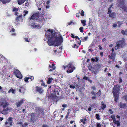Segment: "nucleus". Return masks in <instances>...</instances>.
Returning <instances> with one entry per match:
<instances>
[{
    "mask_svg": "<svg viewBox=\"0 0 127 127\" xmlns=\"http://www.w3.org/2000/svg\"><path fill=\"white\" fill-rule=\"evenodd\" d=\"M45 35L48 39L47 43L50 46H58L61 45L63 41L62 36L58 37L55 36V34L53 33L52 30L48 29L46 32Z\"/></svg>",
    "mask_w": 127,
    "mask_h": 127,
    "instance_id": "f257e3e1",
    "label": "nucleus"
},
{
    "mask_svg": "<svg viewBox=\"0 0 127 127\" xmlns=\"http://www.w3.org/2000/svg\"><path fill=\"white\" fill-rule=\"evenodd\" d=\"M63 67L64 69H65L66 68H68L66 72L68 73H69L72 72L73 70L75 68V67L74 66H73V64L71 62L69 63L66 66H64Z\"/></svg>",
    "mask_w": 127,
    "mask_h": 127,
    "instance_id": "f03ea898",
    "label": "nucleus"
},
{
    "mask_svg": "<svg viewBox=\"0 0 127 127\" xmlns=\"http://www.w3.org/2000/svg\"><path fill=\"white\" fill-rule=\"evenodd\" d=\"M126 45V43L124 41L121 40L117 42L116 43V45L115 47V50L118 49L120 47L123 48L125 47Z\"/></svg>",
    "mask_w": 127,
    "mask_h": 127,
    "instance_id": "7ed1b4c3",
    "label": "nucleus"
},
{
    "mask_svg": "<svg viewBox=\"0 0 127 127\" xmlns=\"http://www.w3.org/2000/svg\"><path fill=\"white\" fill-rule=\"evenodd\" d=\"M125 0H118L117 1L118 6L124 9V11L127 12V7L125 6Z\"/></svg>",
    "mask_w": 127,
    "mask_h": 127,
    "instance_id": "20e7f679",
    "label": "nucleus"
},
{
    "mask_svg": "<svg viewBox=\"0 0 127 127\" xmlns=\"http://www.w3.org/2000/svg\"><path fill=\"white\" fill-rule=\"evenodd\" d=\"M60 91L58 89H56L52 90V93L51 94L52 96L53 97H58L60 96L59 93Z\"/></svg>",
    "mask_w": 127,
    "mask_h": 127,
    "instance_id": "39448f33",
    "label": "nucleus"
},
{
    "mask_svg": "<svg viewBox=\"0 0 127 127\" xmlns=\"http://www.w3.org/2000/svg\"><path fill=\"white\" fill-rule=\"evenodd\" d=\"M120 90V86L118 84L114 85L112 93L113 94H119Z\"/></svg>",
    "mask_w": 127,
    "mask_h": 127,
    "instance_id": "423d86ee",
    "label": "nucleus"
},
{
    "mask_svg": "<svg viewBox=\"0 0 127 127\" xmlns=\"http://www.w3.org/2000/svg\"><path fill=\"white\" fill-rule=\"evenodd\" d=\"M12 118L11 117H9L7 120V121L5 122V126L6 127H10L12 125Z\"/></svg>",
    "mask_w": 127,
    "mask_h": 127,
    "instance_id": "0eeeda50",
    "label": "nucleus"
},
{
    "mask_svg": "<svg viewBox=\"0 0 127 127\" xmlns=\"http://www.w3.org/2000/svg\"><path fill=\"white\" fill-rule=\"evenodd\" d=\"M36 112L38 116L42 117L44 115L43 109L42 108H38L36 109Z\"/></svg>",
    "mask_w": 127,
    "mask_h": 127,
    "instance_id": "6e6552de",
    "label": "nucleus"
},
{
    "mask_svg": "<svg viewBox=\"0 0 127 127\" xmlns=\"http://www.w3.org/2000/svg\"><path fill=\"white\" fill-rule=\"evenodd\" d=\"M12 111V109L11 107H7L6 108H4L3 109V114L6 115L8 114V112H10Z\"/></svg>",
    "mask_w": 127,
    "mask_h": 127,
    "instance_id": "1a4fd4ad",
    "label": "nucleus"
},
{
    "mask_svg": "<svg viewBox=\"0 0 127 127\" xmlns=\"http://www.w3.org/2000/svg\"><path fill=\"white\" fill-rule=\"evenodd\" d=\"M14 72V74L17 78L21 79L22 78V75L19 70L17 69L15 70Z\"/></svg>",
    "mask_w": 127,
    "mask_h": 127,
    "instance_id": "9d476101",
    "label": "nucleus"
},
{
    "mask_svg": "<svg viewBox=\"0 0 127 127\" xmlns=\"http://www.w3.org/2000/svg\"><path fill=\"white\" fill-rule=\"evenodd\" d=\"M14 72V74L17 78L21 79L22 78V75L19 70L17 69L15 70Z\"/></svg>",
    "mask_w": 127,
    "mask_h": 127,
    "instance_id": "9b49d317",
    "label": "nucleus"
},
{
    "mask_svg": "<svg viewBox=\"0 0 127 127\" xmlns=\"http://www.w3.org/2000/svg\"><path fill=\"white\" fill-rule=\"evenodd\" d=\"M39 15L38 13H36L32 15L31 17V19L32 20H37L39 18Z\"/></svg>",
    "mask_w": 127,
    "mask_h": 127,
    "instance_id": "f8f14e48",
    "label": "nucleus"
},
{
    "mask_svg": "<svg viewBox=\"0 0 127 127\" xmlns=\"http://www.w3.org/2000/svg\"><path fill=\"white\" fill-rule=\"evenodd\" d=\"M8 105V104L7 102H6L5 101H0V105L3 108H5Z\"/></svg>",
    "mask_w": 127,
    "mask_h": 127,
    "instance_id": "ddd939ff",
    "label": "nucleus"
},
{
    "mask_svg": "<svg viewBox=\"0 0 127 127\" xmlns=\"http://www.w3.org/2000/svg\"><path fill=\"white\" fill-rule=\"evenodd\" d=\"M36 91L38 92L40 94H42L44 90L42 89V87H38L36 86L35 87Z\"/></svg>",
    "mask_w": 127,
    "mask_h": 127,
    "instance_id": "4468645a",
    "label": "nucleus"
},
{
    "mask_svg": "<svg viewBox=\"0 0 127 127\" xmlns=\"http://www.w3.org/2000/svg\"><path fill=\"white\" fill-rule=\"evenodd\" d=\"M112 11H111V12H109V13H108V12L107 13L109 14V16L111 18L113 19L116 16V13L114 12L111 13Z\"/></svg>",
    "mask_w": 127,
    "mask_h": 127,
    "instance_id": "2eb2a0df",
    "label": "nucleus"
},
{
    "mask_svg": "<svg viewBox=\"0 0 127 127\" xmlns=\"http://www.w3.org/2000/svg\"><path fill=\"white\" fill-rule=\"evenodd\" d=\"M17 124L18 125H21L22 126L21 127H26L28 126V124L27 123H23L21 121L18 122H17Z\"/></svg>",
    "mask_w": 127,
    "mask_h": 127,
    "instance_id": "dca6fc26",
    "label": "nucleus"
},
{
    "mask_svg": "<svg viewBox=\"0 0 127 127\" xmlns=\"http://www.w3.org/2000/svg\"><path fill=\"white\" fill-rule=\"evenodd\" d=\"M115 54L113 52H112L111 53V55H110L108 57L109 58L112 59L113 61H114L115 60Z\"/></svg>",
    "mask_w": 127,
    "mask_h": 127,
    "instance_id": "f3484780",
    "label": "nucleus"
},
{
    "mask_svg": "<svg viewBox=\"0 0 127 127\" xmlns=\"http://www.w3.org/2000/svg\"><path fill=\"white\" fill-rule=\"evenodd\" d=\"M119 107L120 108H126L127 106L126 103H123L122 102H121L119 104Z\"/></svg>",
    "mask_w": 127,
    "mask_h": 127,
    "instance_id": "a211bd4d",
    "label": "nucleus"
},
{
    "mask_svg": "<svg viewBox=\"0 0 127 127\" xmlns=\"http://www.w3.org/2000/svg\"><path fill=\"white\" fill-rule=\"evenodd\" d=\"M24 102V100L23 99L19 100L16 103V105L17 107H20Z\"/></svg>",
    "mask_w": 127,
    "mask_h": 127,
    "instance_id": "6ab92c4d",
    "label": "nucleus"
},
{
    "mask_svg": "<svg viewBox=\"0 0 127 127\" xmlns=\"http://www.w3.org/2000/svg\"><path fill=\"white\" fill-rule=\"evenodd\" d=\"M113 96L114 97V100L116 102H117L118 100V98L119 96V94H113Z\"/></svg>",
    "mask_w": 127,
    "mask_h": 127,
    "instance_id": "aec40b11",
    "label": "nucleus"
},
{
    "mask_svg": "<svg viewBox=\"0 0 127 127\" xmlns=\"http://www.w3.org/2000/svg\"><path fill=\"white\" fill-rule=\"evenodd\" d=\"M101 103V108L102 110H104V109L106 107V104L104 103L103 101H102Z\"/></svg>",
    "mask_w": 127,
    "mask_h": 127,
    "instance_id": "412c9836",
    "label": "nucleus"
},
{
    "mask_svg": "<svg viewBox=\"0 0 127 127\" xmlns=\"http://www.w3.org/2000/svg\"><path fill=\"white\" fill-rule=\"evenodd\" d=\"M31 119L32 121H34L35 120V115L34 113H32Z\"/></svg>",
    "mask_w": 127,
    "mask_h": 127,
    "instance_id": "4be33fe9",
    "label": "nucleus"
},
{
    "mask_svg": "<svg viewBox=\"0 0 127 127\" xmlns=\"http://www.w3.org/2000/svg\"><path fill=\"white\" fill-rule=\"evenodd\" d=\"M31 25L32 27L34 28H36L38 26H39V25H37L36 23L34 22L31 23Z\"/></svg>",
    "mask_w": 127,
    "mask_h": 127,
    "instance_id": "5701e85b",
    "label": "nucleus"
},
{
    "mask_svg": "<svg viewBox=\"0 0 127 127\" xmlns=\"http://www.w3.org/2000/svg\"><path fill=\"white\" fill-rule=\"evenodd\" d=\"M120 120H119L116 121V120L113 121V123L117 125V127L119 126L120 125Z\"/></svg>",
    "mask_w": 127,
    "mask_h": 127,
    "instance_id": "b1692460",
    "label": "nucleus"
},
{
    "mask_svg": "<svg viewBox=\"0 0 127 127\" xmlns=\"http://www.w3.org/2000/svg\"><path fill=\"white\" fill-rule=\"evenodd\" d=\"M26 0H18L17 1L18 4L21 5Z\"/></svg>",
    "mask_w": 127,
    "mask_h": 127,
    "instance_id": "393cba45",
    "label": "nucleus"
},
{
    "mask_svg": "<svg viewBox=\"0 0 127 127\" xmlns=\"http://www.w3.org/2000/svg\"><path fill=\"white\" fill-rule=\"evenodd\" d=\"M11 0H0L3 4H6L7 3H8Z\"/></svg>",
    "mask_w": 127,
    "mask_h": 127,
    "instance_id": "a878e982",
    "label": "nucleus"
},
{
    "mask_svg": "<svg viewBox=\"0 0 127 127\" xmlns=\"http://www.w3.org/2000/svg\"><path fill=\"white\" fill-rule=\"evenodd\" d=\"M53 79L52 78L49 77L48 78L47 83L48 84H49L52 82Z\"/></svg>",
    "mask_w": 127,
    "mask_h": 127,
    "instance_id": "bb28decb",
    "label": "nucleus"
},
{
    "mask_svg": "<svg viewBox=\"0 0 127 127\" xmlns=\"http://www.w3.org/2000/svg\"><path fill=\"white\" fill-rule=\"evenodd\" d=\"M87 119L86 118L84 119H81L80 120L81 122L83 123V125H85L86 124V121Z\"/></svg>",
    "mask_w": 127,
    "mask_h": 127,
    "instance_id": "cd10ccee",
    "label": "nucleus"
},
{
    "mask_svg": "<svg viewBox=\"0 0 127 127\" xmlns=\"http://www.w3.org/2000/svg\"><path fill=\"white\" fill-rule=\"evenodd\" d=\"M15 90L12 88L10 89L8 91V93H10L11 92L13 94H15Z\"/></svg>",
    "mask_w": 127,
    "mask_h": 127,
    "instance_id": "c85d7f7f",
    "label": "nucleus"
},
{
    "mask_svg": "<svg viewBox=\"0 0 127 127\" xmlns=\"http://www.w3.org/2000/svg\"><path fill=\"white\" fill-rule=\"evenodd\" d=\"M22 17V15H20L18 16L15 19V21L18 22L19 21V19H21Z\"/></svg>",
    "mask_w": 127,
    "mask_h": 127,
    "instance_id": "c756f323",
    "label": "nucleus"
},
{
    "mask_svg": "<svg viewBox=\"0 0 127 127\" xmlns=\"http://www.w3.org/2000/svg\"><path fill=\"white\" fill-rule=\"evenodd\" d=\"M25 89L24 87H21L19 89V91L20 92L24 93V92Z\"/></svg>",
    "mask_w": 127,
    "mask_h": 127,
    "instance_id": "7c9ffc66",
    "label": "nucleus"
},
{
    "mask_svg": "<svg viewBox=\"0 0 127 127\" xmlns=\"http://www.w3.org/2000/svg\"><path fill=\"white\" fill-rule=\"evenodd\" d=\"M81 22L83 26H85L86 25V21L85 20H81Z\"/></svg>",
    "mask_w": 127,
    "mask_h": 127,
    "instance_id": "2f4dec72",
    "label": "nucleus"
},
{
    "mask_svg": "<svg viewBox=\"0 0 127 127\" xmlns=\"http://www.w3.org/2000/svg\"><path fill=\"white\" fill-rule=\"evenodd\" d=\"M117 23L118 24V25L119 27L121 26V25L123 24V23L122 22H120L119 21H118L117 22Z\"/></svg>",
    "mask_w": 127,
    "mask_h": 127,
    "instance_id": "473e14b6",
    "label": "nucleus"
},
{
    "mask_svg": "<svg viewBox=\"0 0 127 127\" xmlns=\"http://www.w3.org/2000/svg\"><path fill=\"white\" fill-rule=\"evenodd\" d=\"M115 115L114 114L113 115L111 116V117L113 121L116 120L115 119Z\"/></svg>",
    "mask_w": 127,
    "mask_h": 127,
    "instance_id": "72a5a7b5",
    "label": "nucleus"
},
{
    "mask_svg": "<svg viewBox=\"0 0 127 127\" xmlns=\"http://www.w3.org/2000/svg\"><path fill=\"white\" fill-rule=\"evenodd\" d=\"M92 19H90L89 20V23L88 24V26H90L92 25Z\"/></svg>",
    "mask_w": 127,
    "mask_h": 127,
    "instance_id": "f704fd0d",
    "label": "nucleus"
},
{
    "mask_svg": "<svg viewBox=\"0 0 127 127\" xmlns=\"http://www.w3.org/2000/svg\"><path fill=\"white\" fill-rule=\"evenodd\" d=\"M79 13L81 14V15L82 16H84V12L82 10H81V12L79 11Z\"/></svg>",
    "mask_w": 127,
    "mask_h": 127,
    "instance_id": "c9c22d12",
    "label": "nucleus"
},
{
    "mask_svg": "<svg viewBox=\"0 0 127 127\" xmlns=\"http://www.w3.org/2000/svg\"><path fill=\"white\" fill-rule=\"evenodd\" d=\"M95 116L96 117V119L97 120H100V115L99 114H96L95 115Z\"/></svg>",
    "mask_w": 127,
    "mask_h": 127,
    "instance_id": "e433bc0d",
    "label": "nucleus"
},
{
    "mask_svg": "<svg viewBox=\"0 0 127 127\" xmlns=\"http://www.w3.org/2000/svg\"><path fill=\"white\" fill-rule=\"evenodd\" d=\"M113 6V5L112 4L109 6V8L108 9V13H109V12H111V11H112V10L111 9V8Z\"/></svg>",
    "mask_w": 127,
    "mask_h": 127,
    "instance_id": "4c0bfd02",
    "label": "nucleus"
},
{
    "mask_svg": "<svg viewBox=\"0 0 127 127\" xmlns=\"http://www.w3.org/2000/svg\"><path fill=\"white\" fill-rule=\"evenodd\" d=\"M84 37H80V38H78L79 40H80L82 42H84Z\"/></svg>",
    "mask_w": 127,
    "mask_h": 127,
    "instance_id": "58836bf2",
    "label": "nucleus"
},
{
    "mask_svg": "<svg viewBox=\"0 0 127 127\" xmlns=\"http://www.w3.org/2000/svg\"><path fill=\"white\" fill-rule=\"evenodd\" d=\"M19 10V8H16L14 7L13 9V11L14 12H16V11H18Z\"/></svg>",
    "mask_w": 127,
    "mask_h": 127,
    "instance_id": "ea45409f",
    "label": "nucleus"
},
{
    "mask_svg": "<svg viewBox=\"0 0 127 127\" xmlns=\"http://www.w3.org/2000/svg\"><path fill=\"white\" fill-rule=\"evenodd\" d=\"M123 99L127 101V95H124L123 97Z\"/></svg>",
    "mask_w": 127,
    "mask_h": 127,
    "instance_id": "a19ab883",
    "label": "nucleus"
},
{
    "mask_svg": "<svg viewBox=\"0 0 127 127\" xmlns=\"http://www.w3.org/2000/svg\"><path fill=\"white\" fill-rule=\"evenodd\" d=\"M72 47L73 48H78V46L76 45L75 44H73V45H72Z\"/></svg>",
    "mask_w": 127,
    "mask_h": 127,
    "instance_id": "79ce46f5",
    "label": "nucleus"
},
{
    "mask_svg": "<svg viewBox=\"0 0 127 127\" xmlns=\"http://www.w3.org/2000/svg\"><path fill=\"white\" fill-rule=\"evenodd\" d=\"M83 27H80L79 28V30L80 32L82 33H83Z\"/></svg>",
    "mask_w": 127,
    "mask_h": 127,
    "instance_id": "37998d69",
    "label": "nucleus"
},
{
    "mask_svg": "<svg viewBox=\"0 0 127 127\" xmlns=\"http://www.w3.org/2000/svg\"><path fill=\"white\" fill-rule=\"evenodd\" d=\"M101 91L99 90L98 91V92L96 94H97V96H99L101 95Z\"/></svg>",
    "mask_w": 127,
    "mask_h": 127,
    "instance_id": "c03bdc74",
    "label": "nucleus"
},
{
    "mask_svg": "<svg viewBox=\"0 0 127 127\" xmlns=\"http://www.w3.org/2000/svg\"><path fill=\"white\" fill-rule=\"evenodd\" d=\"M51 68L53 69V70H55L56 68V67L55 66V64H52Z\"/></svg>",
    "mask_w": 127,
    "mask_h": 127,
    "instance_id": "a18cd8bd",
    "label": "nucleus"
},
{
    "mask_svg": "<svg viewBox=\"0 0 127 127\" xmlns=\"http://www.w3.org/2000/svg\"><path fill=\"white\" fill-rule=\"evenodd\" d=\"M91 94H92L93 95L96 96V94H95V93L93 91L91 92Z\"/></svg>",
    "mask_w": 127,
    "mask_h": 127,
    "instance_id": "49530a36",
    "label": "nucleus"
},
{
    "mask_svg": "<svg viewBox=\"0 0 127 127\" xmlns=\"http://www.w3.org/2000/svg\"><path fill=\"white\" fill-rule=\"evenodd\" d=\"M69 87L70 88L74 89L75 88V86L74 85H70Z\"/></svg>",
    "mask_w": 127,
    "mask_h": 127,
    "instance_id": "de8ad7c7",
    "label": "nucleus"
},
{
    "mask_svg": "<svg viewBox=\"0 0 127 127\" xmlns=\"http://www.w3.org/2000/svg\"><path fill=\"white\" fill-rule=\"evenodd\" d=\"M109 111L111 114H113V111L111 109H109Z\"/></svg>",
    "mask_w": 127,
    "mask_h": 127,
    "instance_id": "09e8293b",
    "label": "nucleus"
},
{
    "mask_svg": "<svg viewBox=\"0 0 127 127\" xmlns=\"http://www.w3.org/2000/svg\"><path fill=\"white\" fill-rule=\"evenodd\" d=\"M96 126V127H101L100 124L99 123H97Z\"/></svg>",
    "mask_w": 127,
    "mask_h": 127,
    "instance_id": "8fccbe9b",
    "label": "nucleus"
},
{
    "mask_svg": "<svg viewBox=\"0 0 127 127\" xmlns=\"http://www.w3.org/2000/svg\"><path fill=\"white\" fill-rule=\"evenodd\" d=\"M119 83H120L122 82V79L121 77H119Z\"/></svg>",
    "mask_w": 127,
    "mask_h": 127,
    "instance_id": "3c124183",
    "label": "nucleus"
},
{
    "mask_svg": "<svg viewBox=\"0 0 127 127\" xmlns=\"http://www.w3.org/2000/svg\"><path fill=\"white\" fill-rule=\"evenodd\" d=\"M41 85L42 86H44L45 87H46L47 86V85H45V84L43 82H42V83L41 84Z\"/></svg>",
    "mask_w": 127,
    "mask_h": 127,
    "instance_id": "603ef678",
    "label": "nucleus"
},
{
    "mask_svg": "<svg viewBox=\"0 0 127 127\" xmlns=\"http://www.w3.org/2000/svg\"><path fill=\"white\" fill-rule=\"evenodd\" d=\"M121 33L125 35L126 34V32L124 30H122L121 31Z\"/></svg>",
    "mask_w": 127,
    "mask_h": 127,
    "instance_id": "864d4df0",
    "label": "nucleus"
},
{
    "mask_svg": "<svg viewBox=\"0 0 127 127\" xmlns=\"http://www.w3.org/2000/svg\"><path fill=\"white\" fill-rule=\"evenodd\" d=\"M24 12L25 13L24 15V16H25L26 14H27L28 13V11L27 10H25L24 11Z\"/></svg>",
    "mask_w": 127,
    "mask_h": 127,
    "instance_id": "5fc2aeb1",
    "label": "nucleus"
},
{
    "mask_svg": "<svg viewBox=\"0 0 127 127\" xmlns=\"http://www.w3.org/2000/svg\"><path fill=\"white\" fill-rule=\"evenodd\" d=\"M94 45V43H92L91 45H90L89 47V48L90 47H93V46Z\"/></svg>",
    "mask_w": 127,
    "mask_h": 127,
    "instance_id": "6e6d98bb",
    "label": "nucleus"
},
{
    "mask_svg": "<svg viewBox=\"0 0 127 127\" xmlns=\"http://www.w3.org/2000/svg\"><path fill=\"white\" fill-rule=\"evenodd\" d=\"M15 31V29L14 28H13L11 29L10 32H14Z\"/></svg>",
    "mask_w": 127,
    "mask_h": 127,
    "instance_id": "4d7b16f0",
    "label": "nucleus"
},
{
    "mask_svg": "<svg viewBox=\"0 0 127 127\" xmlns=\"http://www.w3.org/2000/svg\"><path fill=\"white\" fill-rule=\"evenodd\" d=\"M88 38V36H87L85 37H84V42L86 41Z\"/></svg>",
    "mask_w": 127,
    "mask_h": 127,
    "instance_id": "13d9d810",
    "label": "nucleus"
},
{
    "mask_svg": "<svg viewBox=\"0 0 127 127\" xmlns=\"http://www.w3.org/2000/svg\"><path fill=\"white\" fill-rule=\"evenodd\" d=\"M88 77H87L86 76H85L83 78V79H85L86 80H87L88 79Z\"/></svg>",
    "mask_w": 127,
    "mask_h": 127,
    "instance_id": "bf43d9fd",
    "label": "nucleus"
},
{
    "mask_svg": "<svg viewBox=\"0 0 127 127\" xmlns=\"http://www.w3.org/2000/svg\"><path fill=\"white\" fill-rule=\"evenodd\" d=\"M92 88L94 90H95L96 89L95 87V86H92Z\"/></svg>",
    "mask_w": 127,
    "mask_h": 127,
    "instance_id": "052dcab7",
    "label": "nucleus"
},
{
    "mask_svg": "<svg viewBox=\"0 0 127 127\" xmlns=\"http://www.w3.org/2000/svg\"><path fill=\"white\" fill-rule=\"evenodd\" d=\"M25 41L27 42H29L30 41L29 40H28V39L27 38H25Z\"/></svg>",
    "mask_w": 127,
    "mask_h": 127,
    "instance_id": "680f3d73",
    "label": "nucleus"
},
{
    "mask_svg": "<svg viewBox=\"0 0 127 127\" xmlns=\"http://www.w3.org/2000/svg\"><path fill=\"white\" fill-rule=\"evenodd\" d=\"M25 81L27 82H29L28 81V80L26 77H25L24 79Z\"/></svg>",
    "mask_w": 127,
    "mask_h": 127,
    "instance_id": "e2e57ef3",
    "label": "nucleus"
},
{
    "mask_svg": "<svg viewBox=\"0 0 127 127\" xmlns=\"http://www.w3.org/2000/svg\"><path fill=\"white\" fill-rule=\"evenodd\" d=\"M76 17H77L78 18H79L80 17V16L79 15V13H77L76 14Z\"/></svg>",
    "mask_w": 127,
    "mask_h": 127,
    "instance_id": "0e129e2a",
    "label": "nucleus"
},
{
    "mask_svg": "<svg viewBox=\"0 0 127 127\" xmlns=\"http://www.w3.org/2000/svg\"><path fill=\"white\" fill-rule=\"evenodd\" d=\"M62 106L64 108L66 107L67 106V105L66 104H64L62 105Z\"/></svg>",
    "mask_w": 127,
    "mask_h": 127,
    "instance_id": "69168bd1",
    "label": "nucleus"
},
{
    "mask_svg": "<svg viewBox=\"0 0 127 127\" xmlns=\"http://www.w3.org/2000/svg\"><path fill=\"white\" fill-rule=\"evenodd\" d=\"M73 23V22L72 21H70L68 23V24L69 25H71Z\"/></svg>",
    "mask_w": 127,
    "mask_h": 127,
    "instance_id": "338daca9",
    "label": "nucleus"
},
{
    "mask_svg": "<svg viewBox=\"0 0 127 127\" xmlns=\"http://www.w3.org/2000/svg\"><path fill=\"white\" fill-rule=\"evenodd\" d=\"M98 47L99 48V49L100 50H102V47L100 45H99L98 46Z\"/></svg>",
    "mask_w": 127,
    "mask_h": 127,
    "instance_id": "774afa93",
    "label": "nucleus"
}]
</instances>
